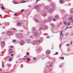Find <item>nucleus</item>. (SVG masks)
Listing matches in <instances>:
<instances>
[{"label": "nucleus", "instance_id": "39", "mask_svg": "<svg viewBox=\"0 0 73 73\" xmlns=\"http://www.w3.org/2000/svg\"><path fill=\"white\" fill-rule=\"evenodd\" d=\"M25 2V1H22L21 2V3H24Z\"/></svg>", "mask_w": 73, "mask_h": 73}, {"label": "nucleus", "instance_id": "10", "mask_svg": "<svg viewBox=\"0 0 73 73\" xmlns=\"http://www.w3.org/2000/svg\"><path fill=\"white\" fill-rule=\"evenodd\" d=\"M50 51L48 50H47L46 52V53L47 54H49V53H50Z\"/></svg>", "mask_w": 73, "mask_h": 73}, {"label": "nucleus", "instance_id": "5", "mask_svg": "<svg viewBox=\"0 0 73 73\" xmlns=\"http://www.w3.org/2000/svg\"><path fill=\"white\" fill-rule=\"evenodd\" d=\"M16 36L18 37H20L21 36V35L20 34H16Z\"/></svg>", "mask_w": 73, "mask_h": 73}, {"label": "nucleus", "instance_id": "63", "mask_svg": "<svg viewBox=\"0 0 73 73\" xmlns=\"http://www.w3.org/2000/svg\"><path fill=\"white\" fill-rule=\"evenodd\" d=\"M50 66H52V65H50Z\"/></svg>", "mask_w": 73, "mask_h": 73}, {"label": "nucleus", "instance_id": "36", "mask_svg": "<svg viewBox=\"0 0 73 73\" xmlns=\"http://www.w3.org/2000/svg\"><path fill=\"white\" fill-rule=\"evenodd\" d=\"M51 25L52 26V25H54V24L53 23H51Z\"/></svg>", "mask_w": 73, "mask_h": 73}, {"label": "nucleus", "instance_id": "20", "mask_svg": "<svg viewBox=\"0 0 73 73\" xmlns=\"http://www.w3.org/2000/svg\"><path fill=\"white\" fill-rule=\"evenodd\" d=\"M60 3H61V4H62V3H63V1L62 0H60Z\"/></svg>", "mask_w": 73, "mask_h": 73}, {"label": "nucleus", "instance_id": "2", "mask_svg": "<svg viewBox=\"0 0 73 73\" xmlns=\"http://www.w3.org/2000/svg\"><path fill=\"white\" fill-rule=\"evenodd\" d=\"M34 41L35 42H36L38 44H39L40 43V40H34Z\"/></svg>", "mask_w": 73, "mask_h": 73}, {"label": "nucleus", "instance_id": "28", "mask_svg": "<svg viewBox=\"0 0 73 73\" xmlns=\"http://www.w3.org/2000/svg\"><path fill=\"white\" fill-rule=\"evenodd\" d=\"M9 61H11L12 59H11V58H10L9 60Z\"/></svg>", "mask_w": 73, "mask_h": 73}, {"label": "nucleus", "instance_id": "12", "mask_svg": "<svg viewBox=\"0 0 73 73\" xmlns=\"http://www.w3.org/2000/svg\"><path fill=\"white\" fill-rule=\"evenodd\" d=\"M27 60L28 61H31V59H30V58H28V59H27Z\"/></svg>", "mask_w": 73, "mask_h": 73}, {"label": "nucleus", "instance_id": "44", "mask_svg": "<svg viewBox=\"0 0 73 73\" xmlns=\"http://www.w3.org/2000/svg\"><path fill=\"white\" fill-rule=\"evenodd\" d=\"M13 42H16V40H13Z\"/></svg>", "mask_w": 73, "mask_h": 73}, {"label": "nucleus", "instance_id": "14", "mask_svg": "<svg viewBox=\"0 0 73 73\" xmlns=\"http://www.w3.org/2000/svg\"><path fill=\"white\" fill-rule=\"evenodd\" d=\"M58 15H56L55 16V19H58Z\"/></svg>", "mask_w": 73, "mask_h": 73}, {"label": "nucleus", "instance_id": "6", "mask_svg": "<svg viewBox=\"0 0 73 73\" xmlns=\"http://www.w3.org/2000/svg\"><path fill=\"white\" fill-rule=\"evenodd\" d=\"M17 25V26H18V27H19V26H20V25H21V23L19 22H18Z\"/></svg>", "mask_w": 73, "mask_h": 73}, {"label": "nucleus", "instance_id": "34", "mask_svg": "<svg viewBox=\"0 0 73 73\" xmlns=\"http://www.w3.org/2000/svg\"><path fill=\"white\" fill-rule=\"evenodd\" d=\"M21 12H23V11H24V9H23L21 11Z\"/></svg>", "mask_w": 73, "mask_h": 73}, {"label": "nucleus", "instance_id": "11", "mask_svg": "<svg viewBox=\"0 0 73 73\" xmlns=\"http://www.w3.org/2000/svg\"><path fill=\"white\" fill-rule=\"evenodd\" d=\"M13 4H19V3H17V2H16V1H14V2H13Z\"/></svg>", "mask_w": 73, "mask_h": 73}, {"label": "nucleus", "instance_id": "35", "mask_svg": "<svg viewBox=\"0 0 73 73\" xmlns=\"http://www.w3.org/2000/svg\"><path fill=\"white\" fill-rule=\"evenodd\" d=\"M66 46H69V44H68L66 45Z\"/></svg>", "mask_w": 73, "mask_h": 73}, {"label": "nucleus", "instance_id": "38", "mask_svg": "<svg viewBox=\"0 0 73 73\" xmlns=\"http://www.w3.org/2000/svg\"><path fill=\"white\" fill-rule=\"evenodd\" d=\"M53 20V21H56V20L54 19Z\"/></svg>", "mask_w": 73, "mask_h": 73}, {"label": "nucleus", "instance_id": "43", "mask_svg": "<svg viewBox=\"0 0 73 73\" xmlns=\"http://www.w3.org/2000/svg\"><path fill=\"white\" fill-rule=\"evenodd\" d=\"M47 38H49V36H48L46 37Z\"/></svg>", "mask_w": 73, "mask_h": 73}, {"label": "nucleus", "instance_id": "53", "mask_svg": "<svg viewBox=\"0 0 73 73\" xmlns=\"http://www.w3.org/2000/svg\"><path fill=\"white\" fill-rule=\"evenodd\" d=\"M72 23H73V19L72 20Z\"/></svg>", "mask_w": 73, "mask_h": 73}, {"label": "nucleus", "instance_id": "13", "mask_svg": "<svg viewBox=\"0 0 73 73\" xmlns=\"http://www.w3.org/2000/svg\"><path fill=\"white\" fill-rule=\"evenodd\" d=\"M72 17H70L69 18V20H70H70H72Z\"/></svg>", "mask_w": 73, "mask_h": 73}, {"label": "nucleus", "instance_id": "9", "mask_svg": "<svg viewBox=\"0 0 73 73\" xmlns=\"http://www.w3.org/2000/svg\"><path fill=\"white\" fill-rule=\"evenodd\" d=\"M12 32L11 31H9L7 32V34L9 35H10L11 34Z\"/></svg>", "mask_w": 73, "mask_h": 73}, {"label": "nucleus", "instance_id": "4", "mask_svg": "<svg viewBox=\"0 0 73 73\" xmlns=\"http://www.w3.org/2000/svg\"><path fill=\"white\" fill-rule=\"evenodd\" d=\"M34 36H35V37H37V35H38V34L36 32H35L34 33Z\"/></svg>", "mask_w": 73, "mask_h": 73}, {"label": "nucleus", "instance_id": "17", "mask_svg": "<svg viewBox=\"0 0 73 73\" xmlns=\"http://www.w3.org/2000/svg\"><path fill=\"white\" fill-rule=\"evenodd\" d=\"M35 29H36V28L35 27L33 28L32 29V30L33 31H35Z\"/></svg>", "mask_w": 73, "mask_h": 73}, {"label": "nucleus", "instance_id": "46", "mask_svg": "<svg viewBox=\"0 0 73 73\" xmlns=\"http://www.w3.org/2000/svg\"><path fill=\"white\" fill-rule=\"evenodd\" d=\"M38 0H36V3H37L38 2Z\"/></svg>", "mask_w": 73, "mask_h": 73}, {"label": "nucleus", "instance_id": "57", "mask_svg": "<svg viewBox=\"0 0 73 73\" xmlns=\"http://www.w3.org/2000/svg\"><path fill=\"white\" fill-rule=\"evenodd\" d=\"M9 50H12V49H10Z\"/></svg>", "mask_w": 73, "mask_h": 73}, {"label": "nucleus", "instance_id": "29", "mask_svg": "<svg viewBox=\"0 0 73 73\" xmlns=\"http://www.w3.org/2000/svg\"><path fill=\"white\" fill-rule=\"evenodd\" d=\"M12 52H13V51H10V52H9V54H11V53H12Z\"/></svg>", "mask_w": 73, "mask_h": 73}, {"label": "nucleus", "instance_id": "26", "mask_svg": "<svg viewBox=\"0 0 73 73\" xmlns=\"http://www.w3.org/2000/svg\"><path fill=\"white\" fill-rule=\"evenodd\" d=\"M44 22L45 23H47V20H44Z\"/></svg>", "mask_w": 73, "mask_h": 73}, {"label": "nucleus", "instance_id": "18", "mask_svg": "<svg viewBox=\"0 0 73 73\" xmlns=\"http://www.w3.org/2000/svg\"><path fill=\"white\" fill-rule=\"evenodd\" d=\"M26 41H27V42H30V41H31V40H30L28 39V40H27Z\"/></svg>", "mask_w": 73, "mask_h": 73}, {"label": "nucleus", "instance_id": "64", "mask_svg": "<svg viewBox=\"0 0 73 73\" xmlns=\"http://www.w3.org/2000/svg\"><path fill=\"white\" fill-rule=\"evenodd\" d=\"M23 60H26V59L25 58V59H24Z\"/></svg>", "mask_w": 73, "mask_h": 73}, {"label": "nucleus", "instance_id": "54", "mask_svg": "<svg viewBox=\"0 0 73 73\" xmlns=\"http://www.w3.org/2000/svg\"><path fill=\"white\" fill-rule=\"evenodd\" d=\"M2 52L3 53H4V51H2Z\"/></svg>", "mask_w": 73, "mask_h": 73}, {"label": "nucleus", "instance_id": "60", "mask_svg": "<svg viewBox=\"0 0 73 73\" xmlns=\"http://www.w3.org/2000/svg\"><path fill=\"white\" fill-rule=\"evenodd\" d=\"M10 47H11V48H13V47L12 46H10Z\"/></svg>", "mask_w": 73, "mask_h": 73}, {"label": "nucleus", "instance_id": "48", "mask_svg": "<svg viewBox=\"0 0 73 73\" xmlns=\"http://www.w3.org/2000/svg\"><path fill=\"white\" fill-rule=\"evenodd\" d=\"M69 28V27H66L67 29H68V28Z\"/></svg>", "mask_w": 73, "mask_h": 73}, {"label": "nucleus", "instance_id": "24", "mask_svg": "<svg viewBox=\"0 0 73 73\" xmlns=\"http://www.w3.org/2000/svg\"><path fill=\"white\" fill-rule=\"evenodd\" d=\"M2 67L4 68V64L3 62H2Z\"/></svg>", "mask_w": 73, "mask_h": 73}, {"label": "nucleus", "instance_id": "50", "mask_svg": "<svg viewBox=\"0 0 73 73\" xmlns=\"http://www.w3.org/2000/svg\"><path fill=\"white\" fill-rule=\"evenodd\" d=\"M36 58H33V59L34 60H36Z\"/></svg>", "mask_w": 73, "mask_h": 73}, {"label": "nucleus", "instance_id": "47", "mask_svg": "<svg viewBox=\"0 0 73 73\" xmlns=\"http://www.w3.org/2000/svg\"><path fill=\"white\" fill-rule=\"evenodd\" d=\"M69 28V27H66L67 29H68V28Z\"/></svg>", "mask_w": 73, "mask_h": 73}, {"label": "nucleus", "instance_id": "56", "mask_svg": "<svg viewBox=\"0 0 73 73\" xmlns=\"http://www.w3.org/2000/svg\"><path fill=\"white\" fill-rule=\"evenodd\" d=\"M72 26H71L70 27V28H72Z\"/></svg>", "mask_w": 73, "mask_h": 73}, {"label": "nucleus", "instance_id": "22", "mask_svg": "<svg viewBox=\"0 0 73 73\" xmlns=\"http://www.w3.org/2000/svg\"><path fill=\"white\" fill-rule=\"evenodd\" d=\"M48 6H47V7H44V9H48Z\"/></svg>", "mask_w": 73, "mask_h": 73}, {"label": "nucleus", "instance_id": "55", "mask_svg": "<svg viewBox=\"0 0 73 73\" xmlns=\"http://www.w3.org/2000/svg\"><path fill=\"white\" fill-rule=\"evenodd\" d=\"M64 57H63V58L62 59V60H64Z\"/></svg>", "mask_w": 73, "mask_h": 73}, {"label": "nucleus", "instance_id": "51", "mask_svg": "<svg viewBox=\"0 0 73 73\" xmlns=\"http://www.w3.org/2000/svg\"><path fill=\"white\" fill-rule=\"evenodd\" d=\"M59 68H61V65H60L59 66Z\"/></svg>", "mask_w": 73, "mask_h": 73}, {"label": "nucleus", "instance_id": "3", "mask_svg": "<svg viewBox=\"0 0 73 73\" xmlns=\"http://www.w3.org/2000/svg\"><path fill=\"white\" fill-rule=\"evenodd\" d=\"M36 52H38V53H40L41 52V50H40V48H38L36 50Z\"/></svg>", "mask_w": 73, "mask_h": 73}, {"label": "nucleus", "instance_id": "62", "mask_svg": "<svg viewBox=\"0 0 73 73\" xmlns=\"http://www.w3.org/2000/svg\"><path fill=\"white\" fill-rule=\"evenodd\" d=\"M4 73H7V72H4Z\"/></svg>", "mask_w": 73, "mask_h": 73}, {"label": "nucleus", "instance_id": "33", "mask_svg": "<svg viewBox=\"0 0 73 73\" xmlns=\"http://www.w3.org/2000/svg\"><path fill=\"white\" fill-rule=\"evenodd\" d=\"M56 54H58V52H56V53H55Z\"/></svg>", "mask_w": 73, "mask_h": 73}, {"label": "nucleus", "instance_id": "40", "mask_svg": "<svg viewBox=\"0 0 73 73\" xmlns=\"http://www.w3.org/2000/svg\"><path fill=\"white\" fill-rule=\"evenodd\" d=\"M61 44H60V46H59V48H61Z\"/></svg>", "mask_w": 73, "mask_h": 73}, {"label": "nucleus", "instance_id": "37", "mask_svg": "<svg viewBox=\"0 0 73 73\" xmlns=\"http://www.w3.org/2000/svg\"><path fill=\"white\" fill-rule=\"evenodd\" d=\"M17 14H14V16H17Z\"/></svg>", "mask_w": 73, "mask_h": 73}, {"label": "nucleus", "instance_id": "27", "mask_svg": "<svg viewBox=\"0 0 73 73\" xmlns=\"http://www.w3.org/2000/svg\"><path fill=\"white\" fill-rule=\"evenodd\" d=\"M35 21L37 23H38V21L37 19H35Z\"/></svg>", "mask_w": 73, "mask_h": 73}, {"label": "nucleus", "instance_id": "42", "mask_svg": "<svg viewBox=\"0 0 73 73\" xmlns=\"http://www.w3.org/2000/svg\"><path fill=\"white\" fill-rule=\"evenodd\" d=\"M27 55H29V53H28V52H27Z\"/></svg>", "mask_w": 73, "mask_h": 73}, {"label": "nucleus", "instance_id": "8", "mask_svg": "<svg viewBox=\"0 0 73 73\" xmlns=\"http://www.w3.org/2000/svg\"><path fill=\"white\" fill-rule=\"evenodd\" d=\"M49 12L50 13H51V12H53V9H50L49 11Z\"/></svg>", "mask_w": 73, "mask_h": 73}, {"label": "nucleus", "instance_id": "49", "mask_svg": "<svg viewBox=\"0 0 73 73\" xmlns=\"http://www.w3.org/2000/svg\"><path fill=\"white\" fill-rule=\"evenodd\" d=\"M72 43H73V41H71V44H72Z\"/></svg>", "mask_w": 73, "mask_h": 73}, {"label": "nucleus", "instance_id": "19", "mask_svg": "<svg viewBox=\"0 0 73 73\" xmlns=\"http://www.w3.org/2000/svg\"><path fill=\"white\" fill-rule=\"evenodd\" d=\"M64 24L65 25H66V21H64Z\"/></svg>", "mask_w": 73, "mask_h": 73}, {"label": "nucleus", "instance_id": "1", "mask_svg": "<svg viewBox=\"0 0 73 73\" xmlns=\"http://www.w3.org/2000/svg\"><path fill=\"white\" fill-rule=\"evenodd\" d=\"M48 20L49 21H50L53 20V17H50L48 19Z\"/></svg>", "mask_w": 73, "mask_h": 73}, {"label": "nucleus", "instance_id": "59", "mask_svg": "<svg viewBox=\"0 0 73 73\" xmlns=\"http://www.w3.org/2000/svg\"><path fill=\"white\" fill-rule=\"evenodd\" d=\"M73 36V34H72V35H71V36Z\"/></svg>", "mask_w": 73, "mask_h": 73}, {"label": "nucleus", "instance_id": "31", "mask_svg": "<svg viewBox=\"0 0 73 73\" xmlns=\"http://www.w3.org/2000/svg\"><path fill=\"white\" fill-rule=\"evenodd\" d=\"M42 27H40L39 28V30H42Z\"/></svg>", "mask_w": 73, "mask_h": 73}, {"label": "nucleus", "instance_id": "7", "mask_svg": "<svg viewBox=\"0 0 73 73\" xmlns=\"http://www.w3.org/2000/svg\"><path fill=\"white\" fill-rule=\"evenodd\" d=\"M21 45H23V44H24V41L23 40H21Z\"/></svg>", "mask_w": 73, "mask_h": 73}, {"label": "nucleus", "instance_id": "45", "mask_svg": "<svg viewBox=\"0 0 73 73\" xmlns=\"http://www.w3.org/2000/svg\"><path fill=\"white\" fill-rule=\"evenodd\" d=\"M13 56V54H11V56Z\"/></svg>", "mask_w": 73, "mask_h": 73}, {"label": "nucleus", "instance_id": "23", "mask_svg": "<svg viewBox=\"0 0 73 73\" xmlns=\"http://www.w3.org/2000/svg\"><path fill=\"white\" fill-rule=\"evenodd\" d=\"M70 22H68L67 23V25H70Z\"/></svg>", "mask_w": 73, "mask_h": 73}, {"label": "nucleus", "instance_id": "30", "mask_svg": "<svg viewBox=\"0 0 73 73\" xmlns=\"http://www.w3.org/2000/svg\"><path fill=\"white\" fill-rule=\"evenodd\" d=\"M5 24H6V25H7V26H8V23H6Z\"/></svg>", "mask_w": 73, "mask_h": 73}, {"label": "nucleus", "instance_id": "61", "mask_svg": "<svg viewBox=\"0 0 73 73\" xmlns=\"http://www.w3.org/2000/svg\"><path fill=\"white\" fill-rule=\"evenodd\" d=\"M68 50H69V49L68 48Z\"/></svg>", "mask_w": 73, "mask_h": 73}, {"label": "nucleus", "instance_id": "58", "mask_svg": "<svg viewBox=\"0 0 73 73\" xmlns=\"http://www.w3.org/2000/svg\"><path fill=\"white\" fill-rule=\"evenodd\" d=\"M71 11H73V9H71Z\"/></svg>", "mask_w": 73, "mask_h": 73}, {"label": "nucleus", "instance_id": "25", "mask_svg": "<svg viewBox=\"0 0 73 73\" xmlns=\"http://www.w3.org/2000/svg\"><path fill=\"white\" fill-rule=\"evenodd\" d=\"M1 8L2 9H3V10H4L5 9V8L3 7L2 6Z\"/></svg>", "mask_w": 73, "mask_h": 73}, {"label": "nucleus", "instance_id": "32", "mask_svg": "<svg viewBox=\"0 0 73 73\" xmlns=\"http://www.w3.org/2000/svg\"><path fill=\"white\" fill-rule=\"evenodd\" d=\"M46 16V14H44V15H43V16H44V17H45V16Z\"/></svg>", "mask_w": 73, "mask_h": 73}, {"label": "nucleus", "instance_id": "52", "mask_svg": "<svg viewBox=\"0 0 73 73\" xmlns=\"http://www.w3.org/2000/svg\"><path fill=\"white\" fill-rule=\"evenodd\" d=\"M66 29H67L66 28L64 29V30H66Z\"/></svg>", "mask_w": 73, "mask_h": 73}, {"label": "nucleus", "instance_id": "15", "mask_svg": "<svg viewBox=\"0 0 73 73\" xmlns=\"http://www.w3.org/2000/svg\"><path fill=\"white\" fill-rule=\"evenodd\" d=\"M60 35H61V36H62V37H63V36H64L63 34L62 33V32L61 31H60Z\"/></svg>", "mask_w": 73, "mask_h": 73}, {"label": "nucleus", "instance_id": "16", "mask_svg": "<svg viewBox=\"0 0 73 73\" xmlns=\"http://www.w3.org/2000/svg\"><path fill=\"white\" fill-rule=\"evenodd\" d=\"M1 44L2 45H4L5 44L4 43V41H2L1 42Z\"/></svg>", "mask_w": 73, "mask_h": 73}, {"label": "nucleus", "instance_id": "41", "mask_svg": "<svg viewBox=\"0 0 73 73\" xmlns=\"http://www.w3.org/2000/svg\"><path fill=\"white\" fill-rule=\"evenodd\" d=\"M68 33H66V36H67V35H68Z\"/></svg>", "mask_w": 73, "mask_h": 73}, {"label": "nucleus", "instance_id": "21", "mask_svg": "<svg viewBox=\"0 0 73 73\" xmlns=\"http://www.w3.org/2000/svg\"><path fill=\"white\" fill-rule=\"evenodd\" d=\"M39 7V5H37L36 6V7L35 8L36 9H37V8H38Z\"/></svg>", "mask_w": 73, "mask_h": 73}]
</instances>
